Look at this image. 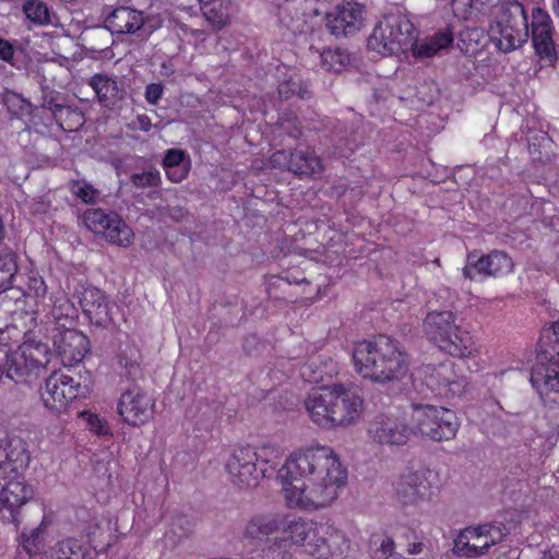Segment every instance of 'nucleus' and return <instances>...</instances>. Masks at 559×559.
<instances>
[{
  "label": "nucleus",
  "mask_w": 559,
  "mask_h": 559,
  "mask_svg": "<svg viewBox=\"0 0 559 559\" xmlns=\"http://www.w3.org/2000/svg\"><path fill=\"white\" fill-rule=\"evenodd\" d=\"M286 499L305 509H323L346 485L347 471L329 447L293 452L278 471Z\"/></svg>",
  "instance_id": "nucleus-1"
},
{
  "label": "nucleus",
  "mask_w": 559,
  "mask_h": 559,
  "mask_svg": "<svg viewBox=\"0 0 559 559\" xmlns=\"http://www.w3.org/2000/svg\"><path fill=\"white\" fill-rule=\"evenodd\" d=\"M352 358L359 376L380 384L401 381L409 369L399 342L383 334L373 341L357 343Z\"/></svg>",
  "instance_id": "nucleus-2"
},
{
  "label": "nucleus",
  "mask_w": 559,
  "mask_h": 559,
  "mask_svg": "<svg viewBox=\"0 0 559 559\" xmlns=\"http://www.w3.org/2000/svg\"><path fill=\"white\" fill-rule=\"evenodd\" d=\"M305 406L312 421L320 427H347L361 415L364 400L353 388L334 384L309 394Z\"/></svg>",
  "instance_id": "nucleus-3"
},
{
  "label": "nucleus",
  "mask_w": 559,
  "mask_h": 559,
  "mask_svg": "<svg viewBox=\"0 0 559 559\" xmlns=\"http://www.w3.org/2000/svg\"><path fill=\"white\" fill-rule=\"evenodd\" d=\"M277 449L263 445L259 450L250 445L235 448L225 463V469L231 484L240 488L259 485L260 480L275 469Z\"/></svg>",
  "instance_id": "nucleus-4"
},
{
  "label": "nucleus",
  "mask_w": 559,
  "mask_h": 559,
  "mask_svg": "<svg viewBox=\"0 0 559 559\" xmlns=\"http://www.w3.org/2000/svg\"><path fill=\"white\" fill-rule=\"evenodd\" d=\"M530 381L540 399L559 394V320L542 331Z\"/></svg>",
  "instance_id": "nucleus-5"
},
{
  "label": "nucleus",
  "mask_w": 559,
  "mask_h": 559,
  "mask_svg": "<svg viewBox=\"0 0 559 559\" xmlns=\"http://www.w3.org/2000/svg\"><path fill=\"white\" fill-rule=\"evenodd\" d=\"M416 34V27L409 19L402 14H390L376 25L367 46L381 56H397L415 46Z\"/></svg>",
  "instance_id": "nucleus-6"
},
{
  "label": "nucleus",
  "mask_w": 559,
  "mask_h": 559,
  "mask_svg": "<svg viewBox=\"0 0 559 559\" xmlns=\"http://www.w3.org/2000/svg\"><path fill=\"white\" fill-rule=\"evenodd\" d=\"M92 374L88 371L76 377L60 371H52L39 389L40 401L52 414L67 409L69 402L86 397L92 390Z\"/></svg>",
  "instance_id": "nucleus-7"
},
{
  "label": "nucleus",
  "mask_w": 559,
  "mask_h": 559,
  "mask_svg": "<svg viewBox=\"0 0 559 559\" xmlns=\"http://www.w3.org/2000/svg\"><path fill=\"white\" fill-rule=\"evenodd\" d=\"M424 331L427 337L441 350L454 357L471 354L467 333L455 322L452 311H430L424 320Z\"/></svg>",
  "instance_id": "nucleus-8"
},
{
  "label": "nucleus",
  "mask_w": 559,
  "mask_h": 559,
  "mask_svg": "<svg viewBox=\"0 0 559 559\" xmlns=\"http://www.w3.org/2000/svg\"><path fill=\"white\" fill-rule=\"evenodd\" d=\"M412 423L415 432L431 441L452 440L460 428L455 412L430 404H412Z\"/></svg>",
  "instance_id": "nucleus-9"
},
{
  "label": "nucleus",
  "mask_w": 559,
  "mask_h": 559,
  "mask_svg": "<svg viewBox=\"0 0 559 559\" xmlns=\"http://www.w3.org/2000/svg\"><path fill=\"white\" fill-rule=\"evenodd\" d=\"M285 524V515L277 513H260L252 515L245 524L241 532V539L246 547L251 550L261 549L264 556L278 559V551L270 550L272 545L271 535L281 531Z\"/></svg>",
  "instance_id": "nucleus-10"
},
{
  "label": "nucleus",
  "mask_w": 559,
  "mask_h": 559,
  "mask_svg": "<svg viewBox=\"0 0 559 559\" xmlns=\"http://www.w3.org/2000/svg\"><path fill=\"white\" fill-rule=\"evenodd\" d=\"M513 267L512 258L503 250L495 249L487 254L474 250L467 253L462 273L464 278L477 281L507 275L513 271Z\"/></svg>",
  "instance_id": "nucleus-11"
},
{
  "label": "nucleus",
  "mask_w": 559,
  "mask_h": 559,
  "mask_svg": "<svg viewBox=\"0 0 559 559\" xmlns=\"http://www.w3.org/2000/svg\"><path fill=\"white\" fill-rule=\"evenodd\" d=\"M322 523L304 520L301 518L285 516V524L281 531L283 536L275 537L269 549L278 551V558L290 559L287 548L290 545H297L304 548L309 555V547H313L314 538L319 526Z\"/></svg>",
  "instance_id": "nucleus-12"
},
{
  "label": "nucleus",
  "mask_w": 559,
  "mask_h": 559,
  "mask_svg": "<svg viewBox=\"0 0 559 559\" xmlns=\"http://www.w3.org/2000/svg\"><path fill=\"white\" fill-rule=\"evenodd\" d=\"M73 296L78 299L85 318L94 325L108 328L112 322L115 304L109 296L88 283H78Z\"/></svg>",
  "instance_id": "nucleus-13"
},
{
  "label": "nucleus",
  "mask_w": 559,
  "mask_h": 559,
  "mask_svg": "<svg viewBox=\"0 0 559 559\" xmlns=\"http://www.w3.org/2000/svg\"><path fill=\"white\" fill-rule=\"evenodd\" d=\"M83 219L90 230L102 234L112 245L128 247L133 241L134 234L132 229L115 212L90 209L84 213Z\"/></svg>",
  "instance_id": "nucleus-14"
},
{
  "label": "nucleus",
  "mask_w": 559,
  "mask_h": 559,
  "mask_svg": "<svg viewBox=\"0 0 559 559\" xmlns=\"http://www.w3.org/2000/svg\"><path fill=\"white\" fill-rule=\"evenodd\" d=\"M53 349L66 367L81 362L90 350L88 337L73 328H66L64 323H56L51 329Z\"/></svg>",
  "instance_id": "nucleus-15"
},
{
  "label": "nucleus",
  "mask_w": 559,
  "mask_h": 559,
  "mask_svg": "<svg viewBox=\"0 0 559 559\" xmlns=\"http://www.w3.org/2000/svg\"><path fill=\"white\" fill-rule=\"evenodd\" d=\"M8 483L0 491V519L7 523L17 526L20 520V508L31 500L34 490L25 483L22 474H11Z\"/></svg>",
  "instance_id": "nucleus-16"
},
{
  "label": "nucleus",
  "mask_w": 559,
  "mask_h": 559,
  "mask_svg": "<svg viewBox=\"0 0 559 559\" xmlns=\"http://www.w3.org/2000/svg\"><path fill=\"white\" fill-rule=\"evenodd\" d=\"M29 462L31 453L26 441L0 430V479L9 478L11 474H22Z\"/></svg>",
  "instance_id": "nucleus-17"
},
{
  "label": "nucleus",
  "mask_w": 559,
  "mask_h": 559,
  "mask_svg": "<svg viewBox=\"0 0 559 559\" xmlns=\"http://www.w3.org/2000/svg\"><path fill=\"white\" fill-rule=\"evenodd\" d=\"M155 401L132 384L120 396L117 409L123 421L132 427L147 423L154 413Z\"/></svg>",
  "instance_id": "nucleus-18"
},
{
  "label": "nucleus",
  "mask_w": 559,
  "mask_h": 559,
  "mask_svg": "<svg viewBox=\"0 0 559 559\" xmlns=\"http://www.w3.org/2000/svg\"><path fill=\"white\" fill-rule=\"evenodd\" d=\"M365 7L360 3L346 1L325 15V24L336 37L349 36L358 32L364 24Z\"/></svg>",
  "instance_id": "nucleus-19"
},
{
  "label": "nucleus",
  "mask_w": 559,
  "mask_h": 559,
  "mask_svg": "<svg viewBox=\"0 0 559 559\" xmlns=\"http://www.w3.org/2000/svg\"><path fill=\"white\" fill-rule=\"evenodd\" d=\"M552 21L547 11L534 8L532 12V41L536 55L548 64L557 61Z\"/></svg>",
  "instance_id": "nucleus-20"
},
{
  "label": "nucleus",
  "mask_w": 559,
  "mask_h": 559,
  "mask_svg": "<svg viewBox=\"0 0 559 559\" xmlns=\"http://www.w3.org/2000/svg\"><path fill=\"white\" fill-rule=\"evenodd\" d=\"M272 167L288 170L297 176L311 177L322 170L321 159L313 153L302 150H280L270 158Z\"/></svg>",
  "instance_id": "nucleus-21"
},
{
  "label": "nucleus",
  "mask_w": 559,
  "mask_h": 559,
  "mask_svg": "<svg viewBox=\"0 0 559 559\" xmlns=\"http://www.w3.org/2000/svg\"><path fill=\"white\" fill-rule=\"evenodd\" d=\"M429 471H408L400 476L394 484L397 500L405 504H417L431 497Z\"/></svg>",
  "instance_id": "nucleus-22"
},
{
  "label": "nucleus",
  "mask_w": 559,
  "mask_h": 559,
  "mask_svg": "<svg viewBox=\"0 0 559 559\" xmlns=\"http://www.w3.org/2000/svg\"><path fill=\"white\" fill-rule=\"evenodd\" d=\"M368 432L379 444L400 445L406 443L415 430L397 417L380 414L370 423Z\"/></svg>",
  "instance_id": "nucleus-23"
},
{
  "label": "nucleus",
  "mask_w": 559,
  "mask_h": 559,
  "mask_svg": "<svg viewBox=\"0 0 559 559\" xmlns=\"http://www.w3.org/2000/svg\"><path fill=\"white\" fill-rule=\"evenodd\" d=\"M349 547L345 534L326 523H322L317 532L313 547H309V555L319 559H342Z\"/></svg>",
  "instance_id": "nucleus-24"
},
{
  "label": "nucleus",
  "mask_w": 559,
  "mask_h": 559,
  "mask_svg": "<svg viewBox=\"0 0 559 559\" xmlns=\"http://www.w3.org/2000/svg\"><path fill=\"white\" fill-rule=\"evenodd\" d=\"M105 27L112 34L145 33V17L142 11L129 7L115 9L106 19Z\"/></svg>",
  "instance_id": "nucleus-25"
},
{
  "label": "nucleus",
  "mask_w": 559,
  "mask_h": 559,
  "mask_svg": "<svg viewBox=\"0 0 559 559\" xmlns=\"http://www.w3.org/2000/svg\"><path fill=\"white\" fill-rule=\"evenodd\" d=\"M117 364L119 366V377L121 380L136 384L142 380V355L138 346L131 342L121 343L117 354Z\"/></svg>",
  "instance_id": "nucleus-26"
},
{
  "label": "nucleus",
  "mask_w": 559,
  "mask_h": 559,
  "mask_svg": "<svg viewBox=\"0 0 559 559\" xmlns=\"http://www.w3.org/2000/svg\"><path fill=\"white\" fill-rule=\"evenodd\" d=\"M528 26H489L488 37L501 52L521 48L528 39Z\"/></svg>",
  "instance_id": "nucleus-27"
},
{
  "label": "nucleus",
  "mask_w": 559,
  "mask_h": 559,
  "mask_svg": "<svg viewBox=\"0 0 559 559\" xmlns=\"http://www.w3.org/2000/svg\"><path fill=\"white\" fill-rule=\"evenodd\" d=\"M87 84L96 93L98 102L107 108H112L124 98L126 91L122 84L107 74L97 73L88 79Z\"/></svg>",
  "instance_id": "nucleus-28"
},
{
  "label": "nucleus",
  "mask_w": 559,
  "mask_h": 559,
  "mask_svg": "<svg viewBox=\"0 0 559 559\" xmlns=\"http://www.w3.org/2000/svg\"><path fill=\"white\" fill-rule=\"evenodd\" d=\"M528 26L525 9L518 0H501L493 7L489 26Z\"/></svg>",
  "instance_id": "nucleus-29"
},
{
  "label": "nucleus",
  "mask_w": 559,
  "mask_h": 559,
  "mask_svg": "<svg viewBox=\"0 0 559 559\" xmlns=\"http://www.w3.org/2000/svg\"><path fill=\"white\" fill-rule=\"evenodd\" d=\"M310 10V0H285L278 8L280 21L294 33L302 32Z\"/></svg>",
  "instance_id": "nucleus-30"
},
{
  "label": "nucleus",
  "mask_w": 559,
  "mask_h": 559,
  "mask_svg": "<svg viewBox=\"0 0 559 559\" xmlns=\"http://www.w3.org/2000/svg\"><path fill=\"white\" fill-rule=\"evenodd\" d=\"M421 374L426 385L440 395L448 381L454 376V362L447 359L440 364H428L421 367Z\"/></svg>",
  "instance_id": "nucleus-31"
},
{
  "label": "nucleus",
  "mask_w": 559,
  "mask_h": 559,
  "mask_svg": "<svg viewBox=\"0 0 559 559\" xmlns=\"http://www.w3.org/2000/svg\"><path fill=\"white\" fill-rule=\"evenodd\" d=\"M205 21L212 32H218L229 24L231 13L230 0H199Z\"/></svg>",
  "instance_id": "nucleus-32"
},
{
  "label": "nucleus",
  "mask_w": 559,
  "mask_h": 559,
  "mask_svg": "<svg viewBox=\"0 0 559 559\" xmlns=\"http://www.w3.org/2000/svg\"><path fill=\"white\" fill-rule=\"evenodd\" d=\"M45 559H92V550L80 539L66 538L56 543Z\"/></svg>",
  "instance_id": "nucleus-33"
},
{
  "label": "nucleus",
  "mask_w": 559,
  "mask_h": 559,
  "mask_svg": "<svg viewBox=\"0 0 559 559\" xmlns=\"http://www.w3.org/2000/svg\"><path fill=\"white\" fill-rule=\"evenodd\" d=\"M453 43V32L447 27L426 37L421 41L416 38L415 46L411 49L417 58H430L440 50L450 47Z\"/></svg>",
  "instance_id": "nucleus-34"
},
{
  "label": "nucleus",
  "mask_w": 559,
  "mask_h": 559,
  "mask_svg": "<svg viewBox=\"0 0 559 559\" xmlns=\"http://www.w3.org/2000/svg\"><path fill=\"white\" fill-rule=\"evenodd\" d=\"M331 143L341 157H348L357 147L354 129L352 126L333 121L331 130Z\"/></svg>",
  "instance_id": "nucleus-35"
},
{
  "label": "nucleus",
  "mask_w": 559,
  "mask_h": 559,
  "mask_svg": "<svg viewBox=\"0 0 559 559\" xmlns=\"http://www.w3.org/2000/svg\"><path fill=\"white\" fill-rule=\"evenodd\" d=\"M488 32L477 26H466L457 33V47L465 55H476L488 41Z\"/></svg>",
  "instance_id": "nucleus-36"
},
{
  "label": "nucleus",
  "mask_w": 559,
  "mask_h": 559,
  "mask_svg": "<svg viewBox=\"0 0 559 559\" xmlns=\"http://www.w3.org/2000/svg\"><path fill=\"white\" fill-rule=\"evenodd\" d=\"M1 103L5 106L12 118L31 116L37 109V107L28 99L24 98L22 94L10 90H5L2 93Z\"/></svg>",
  "instance_id": "nucleus-37"
},
{
  "label": "nucleus",
  "mask_w": 559,
  "mask_h": 559,
  "mask_svg": "<svg viewBox=\"0 0 559 559\" xmlns=\"http://www.w3.org/2000/svg\"><path fill=\"white\" fill-rule=\"evenodd\" d=\"M17 255L12 251L0 253V294L15 287Z\"/></svg>",
  "instance_id": "nucleus-38"
},
{
  "label": "nucleus",
  "mask_w": 559,
  "mask_h": 559,
  "mask_svg": "<svg viewBox=\"0 0 559 559\" xmlns=\"http://www.w3.org/2000/svg\"><path fill=\"white\" fill-rule=\"evenodd\" d=\"M320 67L326 72H342L349 63V55L338 47L325 48L320 53Z\"/></svg>",
  "instance_id": "nucleus-39"
},
{
  "label": "nucleus",
  "mask_w": 559,
  "mask_h": 559,
  "mask_svg": "<svg viewBox=\"0 0 559 559\" xmlns=\"http://www.w3.org/2000/svg\"><path fill=\"white\" fill-rule=\"evenodd\" d=\"M22 11L26 19L35 25H48L51 23L50 10L40 0H25L22 4Z\"/></svg>",
  "instance_id": "nucleus-40"
},
{
  "label": "nucleus",
  "mask_w": 559,
  "mask_h": 559,
  "mask_svg": "<svg viewBox=\"0 0 559 559\" xmlns=\"http://www.w3.org/2000/svg\"><path fill=\"white\" fill-rule=\"evenodd\" d=\"M471 540L472 539H468L466 537V534H462L460 532L453 542L454 543L453 548H452L453 554L456 557L469 558V559L481 557V556L488 554V545L487 544L476 545V544H471Z\"/></svg>",
  "instance_id": "nucleus-41"
},
{
  "label": "nucleus",
  "mask_w": 559,
  "mask_h": 559,
  "mask_svg": "<svg viewBox=\"0 0 559 559\" xmlns=\"http://www.w3.org/2000/svg\"><path fill=\"white\" fill-rule=\"evenodd\" d=\"M61 94L49 86H41L40 107L48 109L52 118L59 122L64 111H69V107L60 103Z\"/></svg>",
  "instance_id": "nucleus-42"
},
{
  "label": "nucleus",
  "mask_w": 559,
  "mask_h": 559,
  "mask_svg": "<svg viewBox=\"0 0 559 559\" xmlns=\"http://www.w3.org/2000/svg\"><path fill=\"white\" fill-rule=\"evenodd\" d=\"M277 92L283 99H289L295 95L300 99H309L312 96V92L307 83L293 78L281 82L277 86Z\"/></svg>",
  "instance_id": "nucleus-43"
},
{
  "label": "nucleus",
  "mask_w": 559,
  "mask_h": 559,
  "mask_svg": "<svg viewBox=\"0 0 559 559\" xmlns=\"http://www.w3.org/2000/svg\"><path fill=\"white\" fill-rule=\"evenodd\" d=\"M44 533L41 527L32 528L29 532H22L23 548L29 554L38 552L44 546Z\"/></svg>",
  "instance_id": "nucleus-44"
},
{
  "label": "nucleus",
  "mask_w": 559,
  "mask_h": 559,
  "mask_svg": "<svg viewBox=\"0 0 559 559\" xmlns=\"http://www.w3.org/2000/svg\"><path fill=\"white\" fill-rule=\"evenodd\" d=\"M130 181L136 188H157L160 182V174L156 169H151L147 171L135 173L130 177Z\"/></svg>",
  "instance_id": "nucleus-45"
},
{
  "label": "nucleus",
  "mask_w": 559,
  "mask_h": 559,
  "mask_svg": "<svg viewBox=\"0 0 559 559\" xmlns=\"http://www.w3.org/2000/svg\"><path fill=\"white\" fill-rule=\"evenodd\" d=\"M485 532V542L483 544L488 545V550L491 546H495L501 543L504 537L509 534V531L504 523L502 522H492L486 524Z\"/></svg>",
  "instance_id": "nucleus-46"
},
{
  "label": "nucleus",
  "mask_w": 559,
  "mask_h": 559,
  "mask_svg": "<svg viewBox=\"0 0 559 559\" xmlns=\"http://www.w3.org/2000/svg\"><path fill=\"white\" fill-rule=\"evenodd\" d=\"M70 190L85 203H95L98 191L87 182L73 181Z\"/></svg>",
  "instance_id": "nucleus-47"
},
{
  "label": "nucleus",
  "mask_w": 559,
  "mask_h": 559,
  "mask_svg": "<svg viewBox=\"0 0 559 559\" xmlns=\"http://www.w3.org/2000/svg\"><path fill=\"white\" fill-rule=\"evenodd\" d=\"M467 380L465 377H459L455 372L452 379L448 381L447 386L440 393V396L443 397H455L461 396L465 392V388L467 385Z\"/></svg>",
  "instance_id": "nucleus-48"
},
{
  "label": "nucleus",
  "mask_w": 559,
  "mask_h": 559,
  "mask_svg": "<svg viewBox=\"0 0 559 559\" xmlns=\"http://www.w3.org/2000/svg\"><path fill=\"white\" fill-rule=\"evenodd\" d=\"M186 158L187 154L185 151L180 148H170L165 153L162 165L164 168L190 165V160L188 159L186 163Z\"/></svg>",
  "instance_id": "nucleus-49"
},
{
  "label": "nucleus",
  "mask_w": 559,
  "mask_h": 559,
  "mask_svg": "<svg viewBox=\"0 0 559 559\" xmlns=\"http://www.w3.org/2000/svg\"><path fill=\"white\" fill-rule=\"evenodd\" d=\"M76 310L69 300H64L58 307H56L52 311L53 318L57 320L56 323H60L61 319H64L70 324L74 323V319L76 317Z\"/></svg>",
  "instance_id": "nucleus-50"
},
{
  "label": "nucleus",
  "mask_w": 559,
  "mask_h": 559,
  "mask_svg": "<svg viewBox=\"0 0 559 559\" xmlns=\"http://www.w3.org/2000/svg\"><path fill=\"white\" fill-rule=\"evenodd\" d=\"M87 423L93 432L98 436H108L110 435L109 426L107 421L100 418L98 415L87 414Z\"/></svg>",
  "instance_id": "nucleus-51"
},
{
  "label": "nucleus",
  "mask_w": 559,
  "mask_h": 559,
  "mask_svg": "<svg viewBox=\"0 0 559 559\" xmlns=\"http://www.w3.org/2000/svg\"><path fill=\"white\" fill-rule=\"evenodd\" d=\"M242 348L249 356H257L264 348V344L257 335H248L243 338Z\"/></svg>",
  "instance_id": "nucleus-52"
},
{
  "label": "nucleus",
  "mask_w": 559,
  "mask_h": 559,
  "mask_svg": "<svg viewBox=\"0 0 559 559\" xmlns=\"http://www.w3.org/2000/svg\"><path fill=\"white\" fill-rule=\"evenodd\" d=\"M164 95V86L162 83H151L145 87V99L151 105H157Z\"/></svg>",
  "instance_id": "nucleus-53"
},
{
  "label": "nucleus",
  "mask_w": 559,
  "mask_h": 559,
  "mask_svg": "<svg viewBox=\"0 0 559 559\" xmlns=\"http://www.w3.org/2000/svg\"><path fill=\"white\" fill-rule=\"evenodd\" d=\"M164 170H165L166 177L171 182L179 183L183 179L187 178L189 170H190V165H185L181 167L177 166V167L164 168Z\"/></svg>",
  "instance_id": "nucleus-54"
},
{
  "label": "nucleus",
  "mask_w": 559,
  "mask_h": 559,
  "mask_svg": "<svg viewBox=\"0 0 559 559\" xmlns=\"http://www.w3.org/2000/svg\"><path fill=\"white\" fill-rule=\"evenodd\" d=\"M14 46L8 39L0 38V60L13 66L14 64Z\"/></svg>",
  "instance_id": "nucleus-55"
},
{
  "label": "nucleus",
  "mask_w": 559,
  "mask_h": 559,
  "mask_svg": "<svg viewBox=\"0 0 559 559\" xmlns=\"http://www.w3.org/2000/svg\"><path fill=\"white\" fill-rule=\"evenodd\" d=\"M129 129L131 130H140L143 132H148L152 128V121L147 115H138L129 124Z\"/></svg>",
  "instance_id": "nucleus-56"
},
{
  "label": "nucleus",
  "mask_w": 559,
  "mask_h": 559,
  "mask_svg": "<svg viewBox=\"0 0 559 559\" xmlns=\"http://www.w3.org/2000/svg\"><path fill=\"white\" fill-rule=\"evenodd\" d=\"M173 532L178 536L187 535L191 532V524L185 516H177L171 523Z\"/></svg>",
  "instance_id": "nucleus-57"
},
{
  "label": "nucleus",
  "mask_w": 559,
  "mask_h": 559,
  "mask_svg": "<svg viewBox=\"0 0 559 559\" xmlns=\"http://www.w3.org/2000/svg\"><path fill=\"white\" fill-rule=\"evenodd\" d=\"M457 71L461 79L469 80L476 71L475 62L469 59H464L459 62Z\"/></svg>",
  "instance_id": "nucleus-58"
},
{
  "label": "nucleus",
  "mask_w": 559,
  "mask_h": 559,
  "mask_svg": "<svg viewBox=\"0 0 559 559\" xmlns=\"http://www.w3.org/2000/svg\"><path fill=\"white\" fill-rule=\"evenodd\" d=\"M485 532H487L486 524L465 527L464 530L461 531L462 534H466V537L472 540L480 539L483 537L485 538Z\"/></svg>",
  "instance_id": "nucleus-59"
},
{
  "label": "nucleus",
  "mask_w": 559,
  "mask_h": 559,
  "mask_svg": "<svg viewBox=\"0 0 559 559\" xmlns=\"http://www.w3.org/2000/svg\"><path fill=\"white\" fill-rule=\"evenodd\" d=\"M282 129L288 136L295 140L299 139L302 134L301 129L296 124L295 121L287 120L286 122H283Z\"/></svg>",
  "instance_id": "nucleus-60"
},
{
  "label": "nucleus",
  "mask_w": 559,
  "mask_h": 559,
  "mask_svg": "<svg viewBox=\"0 0 559 559\" xmlns=\"http://www.w3.org/2000/svg\"><path fill=\"white\" fill-rule=\"evenodd\" d=\"M424 544L421 542H414L408 544L407 554L408 555H418L423 551Z\"/></svg>",
  "instance_id": "nucleus-61"
},
{
  "label": "nucleus",
  "mask_w": 559,
  "mask_h": 559,
  "mask_svg": "<svg viewBox=\"0 0 559 559\" xmlns=\"http://www.w3.org/2000/svg\"><path fill=\"white\" fill-rule=\"evenodd\" d=\"M33 288L36 293V295H45L46 293V285L44 283V281L40 278V280H33Z\"/></svg>",
  "instance_id": "nucleus-62"
},
{
  "label": "nucleus",
  "mask_w": 559,
  "mask_h": 559,
  "mask_svg": "<svg viewBox=\"0 0 559 559\" xmlns=\"http://www.w3.org/2000/svg\"><path fill=\"white\" fill-rule=\"evenodd\" d=\"M542 559H559V547H551L546 550Z\"/></svg>",
  "instance_id": "nucleus-63"
},
{
  "label": "nucleus",
  "mask_w": 559,
  "mask_h": 559,
  "mask_svg": "<svg viewBox=\"0 0 559 559\" xmlns=\"http://www.w3.org/2000/svg\"><path fill=\"white\" fill-rule=\"evenodd\" d=\"M552 11L557 16H559V0H555L552 4Z\"/></svg>",
  "instance_id": "nucleus-64"
}]
</instances>
